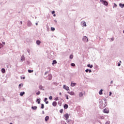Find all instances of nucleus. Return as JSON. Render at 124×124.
I'll list each match as a JSON object with an SVG mask.
<instances>
[{
	"mask_svg": "<svg viewBox=\"0 0 124 124\" xmlns=\"http://www.w3.org/2000/svg\"><path fill=\"white\" fill-rule=\"evenodd\" d=\"M31 25H32V23H31V21L30 20H28L27 22L28 27H31Z\"/></svg>",
	"mask_w": 124,
	"mask_h": 124,
	"instance_id": "nucleus-6",
	"label": "nucleus"
},
{
	"mask_svg": "<svg viewBox=\"0 0 124 124\" xmlns=\"http://www.w3.org/2000/svg\"><path fill=\"white\" fill-rule=\"evenodd\" d=\"M25 78H25V77H22V79H25Z\"/></svg>",
	"mask_w": 124,
	"mask_h": 124,
	"instance_id": "nucleus-54",
	"label": "nucleus"
},
{
	"mask_svg": "<svg viewBox=\"0 0 124 124\" xmlns=\"http://www.w3.org/2000/svg\"><path fill=\"white\" fill-rule=\"evenodd\" d=\"M102 92H103V90L101 89L100 91H99V94L101 95V94H102Z\"/></svg>",
	"mask_w": 124,
	"mask_h": 124,
	"instance_id": "nucleus-29",
	"label": "nucleus"
},
{
	"mask_svg": "<svg viewBox=\"0 0 124 124\" xmlns=\"http://www.w3.org/2000/svg\"><path fill=\"white\" fill-rule=\"evenodd\" d=\"M54 17H56V14L53 15Z\"/></svg>",
	"mask_w": 124,
	"mask_h": 124,
	"instance_id": "nucleus-56",
	"label": "nucleus"
},
{
	"mask_svg": "<svg viewBox=\"0 0 124 124\" xmlns=\"http://www.w3.org/2000/svg\"><path fill=\"white\" fill-rule=\"evenodd\" d=\"M63 88L64 90H66V91H68L69 90V87H68V86H66L65 85H63Z\"/></svg>",
	"mask_w": 124,
	"mask_h": 124,
	"instance_id": "nucleus-7",
	"label": "nucleus"
},
{
	"mask_svg": "<svg viewBox=\"0 0 124 124\" xmlns=\"http://www.w3.org/2000/svg\"><path fill=\"white\" fill-rule=\"evenodd\" d=\"M76 86V83H71V87H75Z\"/></svg>",
	"mask_w": 124,
	"mask_h": 124,
	"instance_id": "nucleus-17",
	"label": "nucleus"
},
{
	"mask_svg": "<svg viewBox=\"0 0 124 124\" xmlns=\"http://www.w3.org/2000/svg\"><path fill=\"white\" fill-rule=\"evenodd\" d=\"M54 22L55 23V24H57V21L56 19L54 20Z\"/></svg>",
	"mask_w": 124,
	"mask_h": 124,
	"instance_id": "nucleus-44",
	"label": "nucleus"
},
{
	"mask_svg": "<svg viewBox=\"0 0 124 124\" xmlns=\"http://www.w3.org/2000/svg\"><path fill=\"white\" fill-rule=\"evenodd\" d=\"M2 47H3V45H2L1 43H0V49H1Z\"/></svg>",
	"mask_w": 124,
	"mask_h": 124,
	"instance_id": "nucleus-33",
	"label": "nucleus"
},
{
	"mask_svg": "<svg viewBox=\"0 0 124 124\" xmlns=\"http://www.w3.org/2000/svg\"><path fill=\"white\" fill-rule=\"evenodd\" d=\"M28 72L29 73H32V72H33V70H28Z\"/></svg>",
	"mask_w": 124,
	"mask_h": 124,
	"instance_id": "nucleus-32",
	"label": "nucleus"
},
{
	"mask_svg": "<svg viewBox=\"0 0 124 124\" xmlns=\"http://www.w3.org/2000/svg\"><path fill=\"white\" fill-rule=\"evenodd\" d=\"M119 6L120 7H122V8H124V4L120 3L119 4Z\"/></svg>",
	"mask_w": 124,
	"mask_h": 124,
	"instance_id": "nucleus-21",
	"label": "nucleus"
},
{
	"mask_svg": "<svg viewBox=\"0 0 124 124\" xmlns=\"http://www.w3.org/2000/svg\"><path fill=\"white\" fill-rule=\"evenodd\" d=\"M68 93H69V94H70V95H74V94H75V93H74V92L72 91L68 92Z\"/></svg>",
	"mask_w": 124,
	"mask_h": 124,
	"instance_id": "nucleus-9",
	"label": "nucleus"
},
{
	"mask_svg": "<svg viewBox=\"0 0 124 124\" xmlns=\"http://www.w3.org/2000/svg\"><path fill=\"white\" fill-rule=\"evenodd\" d=\"M69 59H71V60H72V59H73V54H71L70 55Z\"/></svg>",
	"mask_w": 124,
	"mask_h": 124,
	"instance_id": "nucleus-31",
	"label": "nucleus"
},
{
	"mask_svg": "<svg viewBox=\"0 0 124 124\" xmlns=\"http://www.w3.org/2000/svg\"><path fill=\"white\" fill-rule=\"evenodd\" d=\"M118 66H121V64H120V63H118Z\"/></svg>",
	"mask_w": 124,
	"mask_h": 124,
	"instance_id": "nucleus-53",
	"label": "nucleus"
},
{
	"mask_svg": "<svg viewBox=\"0 0 124 124\" xmlns=\"http://www.w3.org/2000/svg\"><path fill=\"white\" fill-rule=\"evenodd\" d=\"M39 88L40 90H42L43 91H44V89H43V86L42 85L39 86Z\"/></svg>",
	"mask_w": 124,
	"mask_h": 124,
	"instance_id": "nucleus-19",
	"label": "nucleus"
},
{
	"mask_svg": "<svg viewBox=\"0 0 124 124\" xmlns=\"http://www.w3.org/2000/svg\"><path fill=\"white\" fill-rule=\"evenodd\" d=\"M37 45H40V43H41V42L40 40H37L36 42Z\"/></svg>",
	"mask_w": 124,
	"mask_h": 124,
	"instance_id": "nucleus-12",
	"label": "nucleus"
},
{
	"mask_svg": "<svg viewBox=\"0 0 124 124\" xmlns=\"http://www.w3.org/2000/svg\"><path fill=\"white\" fill-rule=\"evenodd\" d=\"M54 100H55V101H57V100H59V97H57L56 98H55L54 99Z\"/></svg>",
	"mask_w": 124,
	"mask_h": 124,
	"instance_id": "nucleus-38",
	"label": "nucleus"
},
{
	"mask_svg": "<svg viewBox=\"0 0 124 124\" xmlns=\"http://www.w3.org/2000/svg\"><path fill=\"white\" fill-rule=\"evenodd\" d=\"M59 94H60V95L62 94V93H59Z\"/></svg>",
	"mask_w": 124,
	"mask_h": 124,
	"instance_id": "nucleus-59",
	"label": "nucleus"
},
{
	"mask_svg": "<svg viewBox=\"0 0 124 124\" xmlns=\"http://www.w3.org/2000/svg\"><path fill=\"white\" fill-rule=\"evenodd\" d=\"M40 100H41L40 98L37 99L36 102H38V104H40Z\"/></svg>",
	"mask_w": 124,
	"mask_h": 124,
	"instance_id": "nucleus-24",
	"label": "nucleus"
},
{
	"mask_svg": "<svg viewBox=\"0 0 124 124\" xmlns=\"http://www.w3.org/2000/svg\"><path fill=\"white\" fill-rule=\"evenodd\" d=\"M47 99H48V98H45L44 101H45V102H46V104H48L49 103V102L47 101Z\"/></svg>",
	"mask_w": 124,
	"mask_h": 124,
	"instance_id": "nucleus-15",
	"label": "nucleus"
},
{
	"mask_svg": "<svg viewBox=\"0 0 124 124\" xmlns=\"http://www.w3.org/2000/svg\"><path fill=\"white\" fill-rule=\"evenodd\" d=\"M49 120V116H46L45 117V121L47 122Z\"/></svg>",
	"mask_w": 124,
	"mask_h": 124,
	"instance_id": "nucleus-26",
	"label": "nucleus"
},
{
	"mask_svg": "<svg viewBox=\"0 0 124 124\" xmlns=\"http://www.w3.org/2000/svg\"><path fill=\"white\" fill-rule=\"evenodd\" d=\"M57 61H56V60H53V61H52V65H54V64H56V63H57Z\"/></svg>",
	"mask_w": 124,
	"mask_h": 124,
	"instance_id": "nucleus-22",
	"label": "nucleus"
},
{
	"mask_svg": "<svg viewBox=\"0 0 124 124\" xmlns=\"http://www.w3.org/2000/svg\"><path fill=\"white\" fill-rule=\"evenodd\" d=\"M85 72L86 73L89 72V69H87L86 70H85Z\"/></svg>",
	"mask_w": 124,
	"mask_h": 124,
	"instance_id": "nucleus-42",
	"label": "nucleus"
},
{
	"mask_svg": "<svg viewBox=\"0 0 124 124\" xmlns=\"http://www.w3.org/2000/svg\"><path fill=\"white\" fill-rule=\"evenodd\" d=\"M64 109H67V108H68V105L67 104H65L64 105Z\"/></svg>",
	"mask_w": 124,
	"mask_h": 124,
	"instance_id": "nucleus-25",
	"label": "nucleus"
},
{
	"mask_svg": "<svg viewBox=\"0 0 124 124\" xmlns=\"http://www.w3.org/2000/svg\"><path fill=\"white\" fill-rule=\"evenodd\" d=\"M112 83H113V80H111V81H110V84H112Z\"/></svg>",
	"mask_w": 124,
	"mask_h": 124,
	"instance_id": "nucleus-55",
	"label": "nucleus"
},
{
	"mask_svg": "<svg viewBox=\"0 0 124 124\" xmlns=\"http://www.w3.org/2000/svg\"><path fill=\"white\" fill-rule=\"evenodd\" d=\"M31 109H32V110H36V109H37V107L32 106L31 107Z\"/></svg>",
	"mask_w": 124,
	"mask_h": 124,
	"instance_id": "nucleus-18",
	"label": "nucleus"
},
{
	"mask_svg": "<svg viewBox=\"0 0 124 124\" xmlns=\"http://www.w3.org/2000/svg\"><path fill=\"white\" fill-rule=\"evenodd\" d=\"M48 74V72L46 71L45 73V75H46V74Z\"/></svg>",
	"mask_w": 124,
	"mask_h": 124,
	"instance_id": "nucleus-48",
	"label": "nucleus"
},
{
	"mask_svg": "<svg viewBox=\"0 0 124 124\" xmlns=\"http://www.w3.org/2000/svg\"><path fill=\"white\" fill-rule=\"evenodd\" d=\"M82 40L83 42H84L85 43H87L89 42V39L86 36H84L82 37Z\"/></svg>",
	"mask_w": 124,
	"mask_h": 124,
	"instance_id": "nucleus-2",
	"label": "nucleus"
},
{
	"mask_svg": "<svg viewBox=\"0 0 124 124\" xmlns=\"http://www.w3.org/2000/svg\"><path fill=\"white\" fill-rule=\"evenodd\" d=\"M99 119H100V120H104V116H99Z\"/></svg>",
	"mask_w": 124,
	"mask_h": 124,
	"instance_id": "nucleus-30",
	"label": "nucleus"
},
{
	"mask_svg": "<svg viewBox=\"0 0 124 124\" xmlns=\"http://www.w3.org/2000/svg\"><path fill=\"white\" fill-rule=\"evenodd\" d=\"M111 40H112V41H114V38H111Z\"/></svg>",
	"mask_w": 124,
	"mask_h": 124,
	"instance_id": "nucleus-50",
	"label": "nucleus"
},
{
	"mask_svg": "<svg viewBox=\"0 0 124 124\" xmlns=\"http://www.w3.org/2000/svg\"><path fill=\"white\" fill-rule=\"evenodd\" d=\"M27 52L28 53H29V55H31V53L30 52V50L28 49Z\"/></svg>",
	"mask_w": 124,
	"mask_h": 124,
	"instance_id": "nucleus-43",
	"label": "nucleus"
},
{
	"mask_svg": "<svg viewBox=\"0 0 124 124\" xmlns=\"http://www.w3.org/2000/svg\"><path fill=\"white\" fill-rule=\"evenodd\" d=\"M3 45H5V42H2Z\"/></svg>",
	"mask_w": 124,
	"mask_h": 124,
	"instance_id": "nucleus-45",
	"label": "nucleus"
},
{
	"mask_svg": "<svg viewBox=\"0 0 124 124\" xmlns=\"http://www.w3.org/2000/svg\"><path fill=\"white\" fill-rule=\"evenodd\" d=\"M10 124H13L12 123H10Z\"/></svg>",
	"mask_w": 124,
	"mask_h": 124,
	"instance_id": "nucleus-60",
	"label": "nucleus"
},
{
	"mask_svg": "<svg viewBox=\"0 0 124 124\" xmlns=\"http://www.w3.org/2000/svg\"><path fill=\"white\" fill-rule=\"evenodd\" d=\"M49 99L50 100H52V99H53V97H52V96H49Z\"/></svg>",
	"mask_w": 124,
	"mask_h": 124,
	"instance_id": "nucleus-36",
	"label": "nucleus"
},
{
	"mask_svg": "<svg viewBox=\"0 0 124 124\" xmlns=\"http://www.w3.org/2000/svg\"><path fill=\"white\" fill-rule=\"evenodd\" d=\"M42 114H44V110L42 111Z\"/></svg>",
	"mask_w": 124,
	"mask_h": 124,
	"instance_id": "nucleus-57",
	"label": "nucleus"
},
{
	"mask_svg": "<svg viewBox=\"0 0 124 124\" xmlns=\"http://www.w3.org/2000/svg\"><path fill=\"white\" fill-rule=\"evenodd\" d=\"M63 111V109H60V113H62Z\"/></svg>",
	"mask_w": 124,
	"mask_h": 124,
	"instance_id": "nucleus-40",
	"label": "nucleus"
},
{
	"mask_svg": "<svg viewBox=\"0 0 124 124\" xmlns=\"http://www.w3.org/2000/svg\"><path fill=\"white\" fill-rule=\"evenodd\" d=\"M52 14H55V11H52Z\"/></svg>",
	"mask_w": 124,
	"mask_h": 124,
	"instance_id": "nucleus-47",
	"label": "nucleus"
},
{
	"mask_svg": "<svg viewBox=\"0 0 124 124\" xmlns=\"http://www.w3.org/2000/svg\"><path fill=\"white\" fill-rule=\"evenodd\" d=\"M81 24L82 25L83 27H87V24H86V21H82L81 22Z\"/></svg>",
	"mask_w": 124,
	"mask_h": 124,
	"instance_id": "nucleus-5",
	"label": "nucleus"
},
{
	"mask_svg": "<svg viewBox=\"0 0 124 124\" xmlns=\"http://www.w3.org/2000/svg\"><path fill=\"white\" fill-rule=\"evenodd\" d=\"M24 94H25V92H20L19 93V95H20V96H23Z\"/></svg>",
	"mask_w": 124,
	"mask_h": 124,
	"instance_id": "nucleus-20",
	"label": "nucleus"
},
{
	"mask_svg": "<svg viewBox=\"0 0 124 124\" xmlns=\"http://www.w3.org/2000/svg\"><path fill=\"white\" fill-rule=\"evenodd\" d=\"M88 67H90V68H93V65H91L90 64L87 65Z\"/></svg>",
	"mask_w": 124,
	"mask_h": 124,
	"instance_id": "nucleus-23",
	"label": "nucleus"
},
{
	"mask_svg": "<svg viewBox=\"0 0 124 124\" xmlns=\"http://www.w3.org/2000/svg\"><path fill=\"white\" fill-rule=\"evenodd\" d=\"M51 31H55V28H54V27H51Z\"/></svg>",
	"mask_w": 124,
	"mask_h": 124,
	"instance_id": "nucleus-39",
	"label": "nucleus"
},
{
	"mask_svg": "<svg viewBox=\"0 0 124 124\" xmlns=\"http://www.w3.org/2000/svg\"><path fill=\"white\" fill-rule=\"evenodd\" d=\"M88 71H89V73H91V72H92V70L90 69V70H88Z\"/></svg>",
	"mask_w": 124,
	"mask_h": 124,
	"instance_id": "nucleus-46",
	"label": "nucleus"
},
{
	"mask_svg": "<svg viewBox=\"0 0 124 124\" xmlns=\"http://www.w3.org/2000/svg\"><path fill=\"white\" fill-rule=\"evenodd\" d=\"M103 112L106 114H109V108H106L104 109Z\"/></svg>",
	"mask_w": 124,
	"mask_h": 124,
	"instance_id": "nucleus-4",
	"label": "nucleus"
},
{
	"mask_svg": "<svg viewBox=\"0 0 124 124\" xmlns=\"http://www.w3.org/2000/svg\"><path fill=\"white\" fill-rule=\"evenodd\" d=\"M36 25H38V23H36Z\"/></svg>",
	"mask_w": 124,
	"mask_h": 124,
	"instance_id": "nucleus-58",
	"label": "nucleus"
},
{
	"mask_svg": "<svg viewBox=\"0 0 124 124\" xmlns=\"http://www.w3.org/2000/svg\"><path fill=\"white\" fill-rule=\"evenodd\" d=\"M100 2L103 4V5H105V6H108V2L106 0H100Z\"/></svg>",
	"mask_w": 124,
	"mask_h": 124,
	"instance_id": "nucleus-3",
	"label": "nucleus"
},
{
	"mask_svg": "<svg viewBox=\"0 0 124 124\" xmlns=\"http://www.w3.org/2000/svg\"><path fill=\"white\" fill-rule=\"evenodd\" d=\"M68 123L69 124H74V122L70 120H68Z\"/></svg>",
	"mask_w": 124,
	"mask_h": 124,
	"instance_id": "nucleus-10",
	"label": "nucleus"
},
{
	"mask_svg": "<svg viewBox=\"0 0 124 124\" xmlns=\"http://www.w3.org/2000/svg\"><path fill=\"white\" fill-rule=\"evenodd\" d=\"M65 124H67L66 123H65Z\"/></svg>",
	"mask_w": 124,
	"mask_h": 124,
	"instance_id": "nucleus-62",
	"label": "nucleus"
},
{
	"mask_svg": "<svg viewBox=\"0 0 124 124\" xmlns=\"http://www.w3.org/2000/svg\"><path fill=\"white\" fill-rule=\"evenodd\" d=\"M41 108L44 109V104H41Z\"/></svg>",
	"mask_w": 124,
	"mask_h": 124,
	"instance_id": "nucleus-34",
	"label": "nucleus"
},
{
	"mask_svg": "<svg viewBox=\"0 0 124 124\" xmlns=\"http://www.w3.org/2000/svg\"><path fill=\"white\" fill-rule=\"evenodd\" d=\"M21 61L22 62H24V61H25V56H24V55H22L21 57Z\"/></svg>",
	"mask_w": 124,
	"mask_h": 124,
	"instance_id": "nucleus-13",
	"label": "nucleus"
},
{
	"mask_svg": "<svg viewBox=\"0 0 124 124\" xmlns=\"http://www.w3.org/2000/svg\"><path fill=\"white\" fill-rule=\"evenodd\" d=\"M36 94H37V95H39V94H40V92L38 91L36 93Z\"/></svg>",
	"mask_w": 124,
	"mask_h": 124,
	"instance_id": "nucleus-35",
	"label": "nucleus"
},
{
	"mask_svg": "<svg viewBox=\"0 0 124 124\" xmlns=\"http://www.w3.org/2000/svg\"><path fill=\"white\" fill-rule=\"evenodd\" d=\"M64 117H65V120H68V118H69V115H68V113H66L64 115Z\"/></svg>",
	"mask_w": 124,
	"mask_h": 124,
	"instance_id": "nucleus-8",
	"label": "nucleus"
},
{
	"mask_svg": "<svg viewBox=\"0 0 124 124\" xmlns=\"http://www.w3.org/2000/svg\"><path fill=\"white\" fill-rule=\"evenodd\" d=\"M123 33H124V30L123 31Z\"/></svg>",
	"mask_w": 124,
	"mask_h": 124,
	"instance_id": "nucleus-61",
	"label": "nucleus"
},
{
	"mask_svg": "<svg viewBox=\"0 0 124 124\" xmlns=\"http://www.w3.org/2000/svg\"><path fill=\"white\" fill-rule=\"evenodd\" d=\"M112 95V92H109V95Z\"/></svg>",
	"mask_w": 124,
	"mask_h": 124,
	"instance_id": "nucleus-49",
	"label": "nucleus"
},
{
	"mask_svg": "<svg viewBox=\"0 0 124 124\" xmlns=\"http://www.w3.org/2000/svg\"><path fill=\"white\" fill-rule=\"evenodd\" d=\"M99 103V107L100 109H103V108H105V107L107 106V102L105 99H102L100 100Z\"/></svg>",
	"mask_w": 124,
	"mask_h": 124,
	"instance_id": "nucleus-1",
	"label": "nucleus"
},
{
	"mask_svg": "<svg viewBox=\"0 0 124 124\" xmlns=\"http://www.w3.org/2000/svg\"><path fill=\"white\" fill-rule=\"evenodd\" d=\"M52 78L53 77L52 76V75H48V80H52Z\"/></svg>",
	"mask_w": 124,
	"mask_h": 124,
	"instance_id": "nucleus-11",
	"label": "nucleus"
},
{
	"mask_svg": "<svg viewBox=\"0 0 124 124\" xmlns=\"http://www.w3.org/2000/svg\"><path fill=\"white\" fill-rule=\"evenodd\" d=\"M78 95H79V97H83V95H84V94L83 93L80 92V93H79Z\"/></svg>",
	"mask_w": 124,
	"mask_h": 124,
	"instance_id": "nucleus-14",
	"label": "nucleus"
},
{
	"mask_svg": "<svg viewBox=\"0 0 124 124\" xmlns=\"http://www.w3.org/2000/svg\"><path fill=\"white\" fill-rule=\"evenodd\" d=\"M71 66H75V63H72L71 64Z\"/></svg>",
	"mask_w": 124,
	"mask_h": 124,
	"instance_id": "nucleus-37",
	"label": "nucleus"
},
{
	"mask_svg": "<svg viewBox=\"0 0 124 124\" xmlns=\"http://www.w3.org/2000/svg\"><path fill=\"white\" fill-rule=\"evenodd\" d=\"M66 99H69V98H68V95H66Z\"/></svg>",
	"mask_w": 124,
	"mask_h": 124,
	"instance_id": "nucleus-51",
	"label": "nucleus"
},
{
	"mask_svg": "<svg viewBox=\"0 0 124 124\" xmlns=\"http://www.w3.org/2000/svg\"><path fill=\"white\" fill-rule=\"evenodd\" d=\"M20 25H22V24H23V22L22 21H20Z\"/></svg>",
	"mask_w": 124,
	"mask_h": 124,
	"instance_id": "nucleus-52",
	"label": "nucleus"
},
{
	"mask_svg": "<svg viewBox=\"0 0 124 124\" xmlns=\"http://www.w3.org/2000/svg\"><path fill=\"white\" fill-rule=\"evenodd\" d=\"M52 105L54 106V107H56L57 106V102H53L52 103Z\"/></svg>",
	"mask_w": 124,
	"mask_h": 124,
	"instance_id": "nucleus-16",
	"label": "nucleus"
},
{
	"mask_svg": "<svg viewBox=\"0 0 124 124\" xmlns=\"http://www.w3.org/2000/svg\"><path fill=\"white\" fill-rule=\"evenodd\" d=\"M24 86V84L23 83H21L18 86V89H21V87H23Z\"/></svg>",
	"mask_w": 124,
	"mask_h": 124,
	"instance_id": "nucleus-27",
	"label": "nucleus"
},
{
	"mask_svg": "<svg viewBox=\"0 0 124 124\" xmlns=\"http://www.w3.org/2000/svg\"><path fill=\"white\" fill-rule=\"evenodd\" d=\"M1 72H2V73H5V69L2 68L1 69Z\"/></svg>",
	"mask_w": 124,
	"mask_h": 124,
	"instance_id": "nucleus-28",
	"label": "nucleus"
},
{
	"mask_svg": "<svg viewBox=\"0 0 124 124\" xmlns=\"http://www.w3.org/2000/svg\"><path fill=\"white\" fill-rule=\"evenodd\" d=\"M114 6L113 7V8H115V7H117V5L116 3H114Z\"/></svg>",
	"mask_w": 124,
	"mask_h": 124,
	"instance_id": "nucleus-41",
	"label": "nucleus"
}]
</instances>
